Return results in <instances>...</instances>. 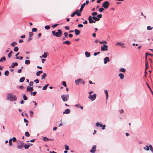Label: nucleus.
<instances>
[{
	"label": "nucleus",
	"instance_id": "3",
	"mask_svg": "<svg viewBox=\"0 0 153 153\" xmlns=\"http://www.w3.org/2000/svg\"><path fill=\"white\" fill-rule=\"evenodd\" d=\"M52 33L53 36L59 37L62 36V32L61 30L59 29L57 30V32H56L55 31H52Z\"/></svg>",
	"mask_w": 153,
	"mask_h": 153
},
{
	"label": "nucleus",
	"instance_id": "14",
	"mask_svg": "<svg viewBox=\"0 0 153 153\" xmlns=\"http://www.w3.org/2000/svg\"><path fill=\"white\" fill-rule=\"evenodd\" d=\"M116 45H120V46H121L123 48L125 47V46L124 45V44L123 43H122L120 42H117L116 44Z\"/></svg>",
	"mask_w": 153,
	"mask_h": 153
},
{
	"label": "nucleus",
	"instance_id": "59",
	"mask_svg": "<svg viewBox=\"0 0 153 153\" xmlns=\"http://www.w3.org/2000/svg\"><path fill=\"white\" fill-rule=\"evenodd\" d=\"M12 140H13V142H16V138L15 137H13L12 138Z\"/></svg>",
	"mask_w": 153,
	"mask_h": 153
},
{
	"label": "nucleus",
	"instance_id": "40",
	"mask_svg": "<svg viewBox=\"0 0 153 153\" xmlns=\"http://www.w3.org/2000/svg\"><path fill=\"white\" fill-rule=\"evenodd\" d=\"M31 87L28 86L27 87V91H30Z\"/></svg>",
	"mask_w": 153,
	"mask_h": 153
},
{
	"label": "nucleus",
	"instance_id": "58",
	"mask_svg": "<svg viewBox=\"0 0 153 153\" xmlns=\"http://www.w3.org/2000/svg\"><path fill=\"white\" fill-rule=\"evenodd\" d=\"M34 82L36 83H38L39 82V80H38V79H37L34 80Z\"/></svg>",
	"mask_w": 153,
	"mask_h": 153
},
{
	"label": "nucleus",
	"instance_id": "7",
	"mask_svg": "<svg viewBox=\"0 0 153 153\" xmlns=\"http://www.w3.org/2000/svg\"><path fill=\"white\" fill-rule=\"evenodd\" d=\"M103 46L101 47V51H107L108 50V46L104 44L103 45Z\"/></svg>",
	"mask_w": 153,
	"mask_h": 153
},
{
	"label": "nucleus",
	"instance_id": "61",
	"mask_svg": "<svg viewBox=\"0 0 153 153\" xmlns=\"http://www.w3.org/2000/svg\"><path fill=\"white\" fill-rule=\"evenodd\" d=\"M105 125H102V126L101 127V128H102L104 130L105 129Z\"/></svg>",
	"mask_w": 153,
	"mask_h": 153
},
{
	"label": "nucleus",
	"instance_id": "12",
	"mask_svg": "<svg viewBox=\"0 0 153 153\" xmlns=\"http://www.w3.org/2000/svg\"><path fill=\"white\" fill-rule=\"evenodd\" d=\"M82 82V79L79 78L75 80V82L76 85H78L79 82Z\"/></svg>",
	"mask_w": 153,
	"mask_h": 153
},
{
	"label": "nucleus",
	"instance_id": "15",
	"mask_svg": "<svg viewBox=\"0 0 153 153\" xmlns=\"http://www.w3.org/2000/svg\"><path fill=\"white\" fill-rule=\"evenodd\" d=\"M78 16H81V14L80 13L81 12H79V10H77L76 11L74 12Z\"/></svg>",
	"mask_w": 153,
	"mask_h": 153
},
{
	"label": "nucleus",
	"instance_id": "29",
	"mask_svg": "<svg viewBox=\"0 0 153 153\" xmlns=\"http://www.w3.org/2000/svg\"><path fill=\"white\" fill-rule=\"evenodd\" d=\"M119 71L120 72H123L124 73L126 71V69L124 68H121L120 69Z\"/></svg>",
	"mask_w": 153,
	"mask_h": 153
},
{
	"label": "nucleus",
	"instance_id": "11",
	"mask_svg": "<svg viewBox=\"0 0 153 153\" xmlns=\"http://www.w3.org/2000/svg\"><path fill=\"white\" fill-rule=\"evenodd\" d=\"M104 63L106 64L107 62L110 61L109 58L108 57H106L104 59Z\"/></svg>",
	"mask_w": 153,
	"mask_h": 153
},
{
	"label": "nucleus",
	"instance_id": "41",
	"mask_svg": "<svg viewBox=\"0 0 153 153\" xmlns=\"http://www.w3.org/2000/svg\"><path fill=\"white\" fill-rule=\"evenodd\" d=\"M144 149L146 151H148L149 150V147L148 146H146V147H144Z\"/></svg>",
	"mask_w": 153,
	"mask_h": 153
},
{
	"label": "nucleus",
	"instance_id": "8",
	"mask_svg": "<svg viewBox=\"0 0 153 153\" xmlns=\"http://www.w3.org/2000/svg\"><path fill=\"white\" fill-rule=\"evenodd\" d=\"M24 143L23 142L21 141L19 144L17 145V148L19 149H22L24 146Z\"/></svg>",
	"mask_w": 153,
	"mask_h": 153
},
{
	"label": "nucleus",
	"instance_id": "23",
	"mask_svg": "<svg viewBox=\"0 0 153 153\" xmlns=\"http://www.w3.org/2000/svg\"><path fill=\"white\" fill-rule=\"evenodd\" d=\"M5 56H3L1 59H0V62H2L3 61H5Z\"/></svg>",
	"mask_w": 153,
	"mask_h": 153
},
{
	"label": "nucleus",
	"instance_id": "36",
	"mask_svg": "<svg viewBox=\"0 0 153 153\" xmlns=\"http://www.w3.org/2000/svg\"><path fill=\"white\" fill-rule=\"evenodd\" d=\"M17 44V43L16 42H13V43H11V45L13 47L15 45H16Z\"/></svg>",
	"mask_w": 153,
	"mask_h": 153
},
{
	"label": "nucleus",
	"instance_id": "55",
	"mask_svg": "<svg viewBox=\"0 0 153 153\" xmlns=\"http://www.w3.org/2000/svg\"><path fill=\"white\" fill-rule=\"evenodd\" d=\"M147 29L148 30H151L152 29V28L150 26H148L147 27Z\"/></svg>",
	"mask_w": 153,
	"mask_h": 153
},
{
	"label": "nucleus",
	"instance_id": "31",
	"mask_svg": "<svg viewBox=\"0 0 153 153\" xmlns=\"http://www.w3.org/2000/svg\"><path fill=\"white\" fill-rule=\"evenodd\" d=\"M25 135L26 137H28L30 136L29 133L27 131H26L25 133Z\"/></svg>",
	"mask_w": 153,
	"mask_h": 153
},
{
	"label": "nucleus",
	"instance_id": "13",
	"mask_svg": "<svg viewBox=\"0 0 153 153\" xmlns=\"http://www.w3.org/2000/svg\"><path fill=\"white\" fill-rule=\"evenodd\" d=\"M85 3H84L83 4H81V8L80 9H79V11L80 12H81L82 11L83 8L85 6Z\"/></svg>",
	"mask_w": 153,
	"mask_h": 153
},
{
	"label": "nucleus",
	"instance_id": "1",
	"mask_svg": "<svg viewBox=\"0 0 153 153\" xmlns=\"http://www.w3.org/2000/svg\"><path fill=\"white\" fill-rule=\"evenodd\" d=\"M6 99L10 101H14L16 100L17 97L16 95L10 93L7 95Z\"/></svg>",
	"mask_w": 153,
	"mask_h": 153
},
{
	"label": "nucleus",
	"instance_id": "18",
	"mask_svg": "<svg viewBox=\"0 0 153 153\" xmlns=\"http://www.w3.org/2000/svg\"><path fill=\"white\" fill-rule=\"evenodd\" d=\"M74 31L75 32V34L76 35H78L80 34V31L79 30L77 29H75L74 30Z\"/></svg>",
	"mask_w": 153,
	"mask_h": 153
},
{
	"label": "nucleus",
	"instance_id": "21",
	"mask_svg": "<svg viewBox=\"0 0 153 153\" xmlns=\"http://www.w3.org/2000/svg\"><path fill=\"white\" fill-rule=\"evenodd\" d=\"M85 54L87 57H90L91 56L90 53L86 51L85 52Z\"/></svg>",
	"mask_w": 153,
	"mask_h": 153
},
{
	"label": "nucleus",
	"instance_id": "42",
	"mask_svg": "<svg viewBox=\"0 0 153 153\" xmlns=\"http://www.w3.org/2000/svg\"><path fill=\"white\" fill-rule=\"evenodd\" d=\"M65 149L67 150H68L69 149V147L67 145H65Z\"/></svg>",
	"mask_w": 153,
	"mask_h": 153
},
{
	"label": "nucleus",
	"instance_id": "28",
	"mask_svg": "<svg viewBox=\"0 0 153 153\" xmlns=\"http://www.w3.org/2000/svg\"><path fill=\"white\" fill-rule=\"evenodd\" d=\"M42 73H43V71H39L36 73V75L38 76H39L40 75V74Z\"/></svg>",
	"mask_w": 153,
	"mask_h": 153
},
{
	"label": "nucleus",
	"instance_id": "32",
	"mask_svg": "<svg viewBox=\"0 0 153 153\" xmlns=\"http://www.w3.org/2000/svg\"><path fill=\"white\" fill-rule=\"evenodd\" d=\"M14 51L17 52L19 50V48L17 47H15L13 49Z\"/></svg>",
	"mask_w": 153,
	"mask_h": 153
},
{
	"label": "nucleus",
	"instance_id": "25",
	"mask_svg": "<svg viewBox=\"0 0 153 153\" xmlns=\"http://www.w3.org/2000/svg\"><path fill=\"white\" fill-rule=\"evenodd\" d=\"M105 93L106 96V99L107 100L108 97V91L107 90H105L104 91Z\"/></svg>",
	"mask_w": 153,
	"mask_h": 153
},
{
	"label": "nucleus",
	"instance_id": "63",
	"mask_svg": "<svg viewBox=\"0 0 153 153\" xmlns=\"http://www.w3.org/2000/svg\"><path fill=\"white\" fill-rule=\"evenodd\" d=\"M33 82H30L29 83V85L30 86H32L33 85Z\"/></svg>",
	"mask_w": 153,
	"mask_h": 153
},
{
	"label": "nucleus",
	"instance_id": "64",
	"mask_svg": "<svg viewBox=\"0 0 153 153\" xmlns=\"http://www.w3.org/2000/svg\"><path fill=\"white\" fill-rule=\"evenodd\" d=\"M65 28L66 30H69L70 29V28H69V27H68V26H65Z\"/></svg>",
	"mask_w": 153,
	"mask_h": 153
},
{
	"label": "nucleus",
	"instance_id": "48",
	"mask_svg": "<svg viewBox=\"0 0 153 153\" xmlns=\"http://www.w3.org/2000/svg\"><path fill=\"white\" fill-rule=\"evenodd\" d=\"M104 10V9L102 8H101L99 9V11L100 12H102Z\"/></svg>",
	"mask_w": 153,
	"mask_h": 153
},
{
	"label": "nucleus",
	"instance_id": "62",
	"mask_svg": "<svg viewBox=\"0 0 153 153\" xmlns=\"http://www.w3.org/2000/svg\"><path fill=\"white\" fill-rule=\"evenodd\" d=\"M58 24H54L52 25V27L53 28H55L58 25Z\"/></svg>",
	"mask_w": 153,
	"mask_h": 153
},
{
	"label": "nucleus",
	"instance_id": "49",
	"mask_svg": "<svg viewBox=\"0 0 153 153\" xmlns=\"http://www.w3.org/2000/svg\"><path fill=\"white\" fill-rule=\"evenodd\" d=\"M78 26L79 27H83V25L82 24H79L78 25Z\"/></svg>",
	"mask_w": 153,
	"mask_h": 153
},
{
	"label": "nucleus",
	"instance_id": "34",
	"mask_svg": "<svg viewBox=\"0 0 153 153\" xmlns=\"http://www.w3.org/2000/svg\"><path fill=\"white\" fill-rule=\"evenodd\" d=\"M9 144L10 146L12 145V139L10 138L9 140Z\"/></svg>",
	"mask_w": 153,
	"mask_h": 153
},
{
	"label": "nucleus",
	"instance_id": "5",
	"mask_svg": "<svg viewBox=\"0 0 153 153\" xmlns=\"http://www.w3.org/2000/svg\"><path fill=\"white\" fill-rule=\"evenodd\" d=\"M96 97V94H94L93 95L90 94L88 97V98L90 99L92 101H94L95 100Z\"/></svg>",
	"mask_w": 153,
	"mask_h": 153
},
{
	"label": "nucleus",
	"instance_id": "9",
	"mask_svg": "<svg viewBox=\"0 0 153 153\" xmlns=\"http://www.w3.org/2000/svg\"><path fill=\"white\" fill-rule=\"evenodd\" d=\"M96 146L95 145L93 146L92 147V148L90 151V152L92 153H94L96 151Z\"/></svg>",
	"mask_w": 153,
	"mask_h": 153
},
{
	"label": "nucleus",
	"instance_id": "24",
	"mask_svg": "<svg viewBox=\"0 0 153 153\" xmlns=\"http://www.w3.org/2000/svg\"><path fill=\"white\" fill-rule=\"evenodd\" d=\"M102 125L100 124L99 122H97L96 124V126H97V127H101L102 126Z\"/></svg>",
	"mask_w": 153,
	"mask_h": 153
},
{
	"label": "nucleus",
	"instance_id": "37",
	"mask_svg": "<svg viewBox=\"0 0 153 153\" xmlns=\"http://www.w3.org/2000/svg\"><path fill=\"white\" fill-rule=\"evenodd\" d=\"M23 99L25 100H26L27 99V97H26V96L25 94L23 95Z\"/></svg>",
	"mask_w": 153,
	"mask_h": 153
},
{
	"label": "nucleus",
	"instance_id": "19",
	"mask_svg": "<svg viewBox=\"0 0 153 153\" xmlns=\"http://www.w3.org/2000/svg\"><path fill=\"white\" fill-rule=\"evenodd\" d=\"M119 76L120 77L121 79H123L124 77V75L122 73H120L119 74Z\"/></svg>",
	"mask_w": 153,
	"mask_h": 153
},
{
	"label": "nucleus",
	"instance_id": "17",
	"mask_svg": "<svg viewBox=\"0 0 153 153\" xmlns=\"http://www.w3.org/2000/svg\"><path fill=\"white\" fill-rule=\"evenodd\" d=\"M70 112V110L69 109H66L65 111L63 112V114H68Z\"/></svg>",
	"mask_w": 153,
	"mask_h": 153
},
{
	"label": "nucleus",
	"instance_id": "38",
	"mask_svg": "<svg viewBox=\"0 0 153 153\" xmlns=\"http://www.w3.org/2000/svg\"><path fill=\"white\" fill-rule=\"evenodd\" d=\"M45 28L47 30H49L50 28V26L49 25H46L45 26Z\"/></svg>",
	"mask_w": 153,
	"mask_h": 153
},
{
	"label": "nucleus",
	"instance_id": "50",
	"mask_svg": "<svg viewBox=\"0 0 153 153\" xmlns=\"http://www.w3.org/2000/svg\"><path fill=\"white\" fill-rule=\"evenodd\" d=\"M146 84L148 86V88H149V89L150 90V91L152 92V93L153 94V92H152V91L151 88H150V87H149V85L148 84V83H146Z\"/></svg>",
	"mask_w": 153,
	"mask_h": 153
},
{
	"label": "nucleus",
	"instance_id": "39",
	"mask_svg": "<svg viewBox=\"0 0 153 153\" xmlns=\"http://www.w3.org/2000/svg\"><path fill=\"white\" fill-rule=\"evenodd\" d=\"M42 139L44 141H48L49 140V139L46 137H43Z\"/></svg>",
	"mask_w": 153,
	"mask_h": 153
},
{
	"label": "nucleus",
	"instance_id": "54",
	"mask_svg": "<svg viewBox=\"0 0 153 153\" xmlns=\"http://www.w3.org/2000/svg\"><path fill=\"white\" fill-rule=\"evenodd\" d=\"M29 36L30 37H31L33 35V33L32 32H30L29 33Z\"/></svg>",
	"mask_w": 153,
	"mask_h": 153
},
{
	"label": "nucleus",
	"instance_id": "33",
	"mask_svg": "<svg viewBox=\"0 0 153 153\" xmlns=\"http://www.w3.org/2000/svg\"><path fill=\"white\" fill-rule=\"evenodd\" d=\"M30 62L29 60H26L25 61V63L27 65H28L30 64Z\"/></svg>",
	"mask_w": 153,
	"mask_h": 153
},
{
	"label": "nucleus",
	"instance_id": "45",
	"mask_svg": "<svg viewBox=\"0 0 153 153\" xmlns=\"http://www.w3.org/2000/svg\"><path fill=\"white\" fill-rule=\"evenodd\" d=\"M148 68V63L147 62H146V69L145 70L146 71L147 69Z\"/></svg>",
	"mask_w": 153,
	"mask_h": 153
},
{
	"label": "nucleus",
	"instance_id": "44",
	"mask_svg": "<svg viewBox=\"0 0 153 153\" xmlns=\"http://www.w3.org/2000/svg\"><path fill=\"white\" fill-rule=\"evenodd\" d=\"M32 30L33 32H36L37 31V29L36 28H33L32 29Z\"/></svg>",
	"mask_w": 153,
	"mask_h": 153
},
{
	"label": "nucleus",
	"instance_id": "53",
	"mask_svg": "<svg viewBox=\"0 0 153 153\" xmlns=\"http://www.w3.org/2000/svg\"><path fill=\"white\" fill-rule=\"evenodd\" d=\"M30 116L31 117H32L33 114V111H30Z\"/></svg>",
	"mask_w": 153,
	"mask_h": 153
},
{
	"label": "nucleus",
	"instance_id": "4",
	"mask_svg": "<svg viewBox=\"0 0 153 153\" xmlns=\"http://www.w3.org/2000/svg\"><path fill=\"white\" fill-rule=\"evenodd\" d=\"M61 97L64 102L68 100L69 96L68 94H63L61 96Z\"/></svg>",
	"mask_w": 153,
	"mask_h": 153
},
{
	"label": "nucleus",
	"instance_id": "35",
	"mask_svg": "<svg viewBox=\"0 0 153 153\" xmlns=\"http://www.w3.org/2000/svg\"><path fill=\"white\" fill-rule=\"evenodd\" d=\"M9 74V71H5L4 73V75L5 76H8Z\"/></svg>",
	"mask_w": 153,
	"mask_h": 153
},
{
	"label": "nucleus",
	"instance_id": "47",
	"mask_svg": "<svg viewBox=\"0 0 153 153\" xmlns=\"http://www.w3.org/2000/svg\"><path fill=\"white\" fill-rule=\"evenodd\" d=\"M80 106L81 105L79 104H77L75 105V106L78 108H79Z\"/></svg>",
	"mask_w": 153,
	"mask_h": 153
},
{
	"label": "nucleus",
	"instance_id": "43",
	"mask_svg": "<svg viewBox=\"0 0 153 153\" xmlns=\"http://www.w3.org/2000/svg\"><path fill=\"white\" fill-rule=\"evenodd\" d=\"M149 147L150 150V151L152 152L153 150V148L152 145H149Z\"/></svg>",
	"mask_w": 153,
	"mask_h": 153
},
{
	"label": "nucleus",
	"instance_id": "57",
	"mask_svg": "<svg viewBox=\"0 0 153 153\" xmlns=\"http://www.w3.org/2000/svg\"><path fill=\"white\" fill-rule=\"evenodd\" d=\"M65 36L66 37H68V33L67 32H65L64 33Z\"/></svg>",
	"mask_w": 153,
	"mask_h": 153
},
{
	"label": "nucleus",
	"instance_id": "10",
	"mask_svg": "<svg viewBox=\"0 0 153 153\" xmlns=\"http://www.w3.org/2000/svg\"><path fill=\"white\" fill-rule=\"evenodd\" d=\"M48 53L47 52H45L44 54L42 56H40V58H46L47 57Z\"/></svg>",
	"mask_w": 153,
	"mask_h": 153
},
{
	"label": "nucleus",
	"instance_id": "52",
	"mask_svg": "<svg viewBox=\"0 0 153 153\" xmlns=\"http://www.w3.org/2000/svg\"><path fill=\"white\" fill-rule=\"evenodd\" d=\"M62 85L66 87L67 86L66 83L65 81H63L62 82Z\"/></svg>",
	"mask_w": 153,
	"mask_h": 153
},
{
	"label": "nucleus",
	"instance_id": "30",
	"mask_svg": "<svg viewBox=\"0 0 153 153\" xmlns=\"http://www.w3.org/2000/svg\"><path fill=\"white\" fill-rule=\"evenodd\" d=\"M24 146L25 149H28L30 147V145H29L25 144Z\"/></svg>",
	"mask_w": 153,
	"mask_h": 153
},
{
	"label": "nucleus",
	"instance_id": "20",
	"mask_svg": "<svg viewBox=\"0 0 153 153\" xmlns=\"http://www.w3.org/2000/svg\"><path fill=\"white\" fill-rule=\"evenodd\" d=\"M46 76H47L46 74L45 73H44L43 74V75L41 77V79H45V77Z\"/></svg>",
	"mask_w": 153,
	"mask_h": 153
},
{
	"label": "nucleus",
	"instance_id": "51",
	"mask_svg": "<svg viewBox=\"0 0 153 153\" xmlns=\"http://www.w3.org/2000/svg\"><path fill=\"white\" fill-rule=\"evenodd\" d=\"M102 17V15L101 14H99L97 16V18L99 19L101 18Z\"/></svg>",
	"mask_w": 153,
	"mask_h": 153
},
{
	"label": "nucleus",
	"instance_id": "56",
	"mask_svg": "<svg viewBox=\"0 0 153 153\" xmlns=\"http://www.w3.org/2000/svg\"><path fill=\"white\" fill-rule=\"evenodd\" d=\"M23 68V67H22H22L20 69H19L18 70V73H20L21 72L22 69Z\"/></svg>",
	"mask_w": 153,
	"mask_h": 153
},
{
	"label": "nucleus",
	"instance_id": "16",
	"mask_svg": "<svg viewBox=\"0 0 153 153\" xmlns=\"http://www.w3.org/2000/svg\"><path fill=\"white\" fill-rule=\"evenodd\" d=\"M18 65V64L17 63V62H15V63H12V64H11V67L12 68H14L15 66H17Z\"/></svg>",
	"mask_w": 153,
	"mask_h": 153
},
{
	"label": "nucleus",
	"instance_id": "2",
	"mask_svg": "<svg viewBox=\"0 0 153 153\" xmlns=\"http://www.w3.org/2000/svg\"><path fill=\"white\" fill-rule=\"evenodd\" d=\"M100 19L97 18L96 16H93L92 17L91 16H89L88 18V20L90 23H95L96 21H99Z\"/></svg>",
	"mask_w": 153,
	"mask_h": 153
},
{
	"label": "nucleus",
	"instance_id": "27",
	"mask_svg": "<svg viewBox=\"0 0 153 153\" xmlns=\"http://www.w3.org/2000/svg\"><path fill=\"white\" fill-rule=\"evenodd\" d=\"M49 86V84H47L46 85H45V86H44V87H43V88H42V90H45L47 89V87Z\"/></svg>",
	"mask_w": 153,
	"mask_h": 153
},
{
	"label": "nucleus",
	"instance_id": "26",
	"mask_svg": "<svg viewBox=\"0 0 153 153\" xmlns=\"http://www.w3.org/2000/svg\"><path fill=\"white\" fill-rule=\"evenodd\" d=\"M25 79V77H22L20 79L19 82H24Z\"/></svg>",
	"mask_w": 153,
	"mask_h": 153
},
{
	"label": "nucleus",
	"instance_id": "6",
	"mask_svg": "<svg viewBox=\"0 0 153 153\" xmlns=\"http://www.w3.org/2000/svg\"><path fill=\"white\" fill-rule=\"evenodd\" d=\"M109 5L108 1H106L104 2L102 5V7L105 9H107L108 8Z\"/></svg>",
	"mask_w": 153,
	"mask_h": 153
},
{
	"label": "nucleus",
	"instance_id": "60",
	"mask_svg": "<svg viewBox=\"0 0 153 153\" xmlns=\"http://www.w3.org/2000/svg\"><path fill=\"white\" fill-rule=\"evenodd\" d=\"M99 42L101 43V44H102V43H105V44H107V42H106V41H100Z\"/></svg>",
	"mask_w": 153,
	"mask_h": 153
},
{
	"label": "nucleus",
	"instance_id": "46",
	"mask_svg": "<svg viewBox=\"0 0 153 153\" xmlns=\"http://www.w3.org/2000/svg\"><path fill=\"white\" fill-rule=\"evenodd\" d=\"M97 13L96 12H94L93 13H92V15L93 16H95L97 15Z\"/></svg>",
	"mask_w": 153,
	"mask_h": 153
},
{
	"label": "nucleus",
	"instance_id": "22",
	"mask_svg": "<svg viewBox=\"0 0 153 153\" xmlns=\"http://www.w3.org/2000/svg\"><path fill=\"white\" fill-rule=\"evenodd\" d=\"M62 43L63 44L69 45L71 44V42L69 41H64Z\"/></svg>",
	"mask_w": 153,
	"mask_h": 153
}]
</instances>
